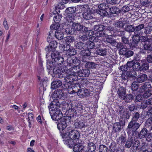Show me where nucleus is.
<instances>
[{
    "instance_id": "nucleus-1",
    "label": "nucleus",
    "mask_w": 152,
    "mask_h": 152,
    "mask_svg": "<svg viewBox=\"0 0 152 152\" xmlns=\"http://www.w3.org/2000/svg\"><path fill=\"white\" fill-rule=\"evenodd\" d=\"M51 57L53 61L51 62L49 60H47V68L50 69L52 67H55L53 69V72L56 76L60 78H63L64 77H65V72L67 69L66 66L63 65L64 58L61 56L60 53L56 51H53Z\"/></svg>"
},
{
    "instance_id": "nucleus-2",
    "label": "nucleus",
    "mask_w": 152,
    "mask_h": 152,
    "mask_svg": "<svg viewBox=\"0 0 152 152\" xmlns=\"http://www.w3.org/2000/svg\"><path fill=\"white\" fill-rule=\"evenodd\" d=\"M79 66H77L73 67L67 70L66 72H65L64 75L65 77L63 78L65 79L69 80L70 82L76 80L77 79V76L80 77H85L83 75L84 74L83 73L84 69L79 71Z\"/></svg>"
},
{
    "instance_id": "nucleus-3",
    "label": "nucleus",
    "mask_w": 152,
    "mask_h": 152,
    "mask_svg": "<svg viewBox=\"0 0 152 152\" xmlns=\"http://www.w3.org/2000/svg\"><path fill=\"white\" fill-rule=\"evenodd\" d=\"M63 140L65 142L64 143L70 148L73 147V149L74 152H79L80 150H81L83 148L82 143L74 140L71 138L67 139L66 140Z\"/></svg>"
},
{
    "instance_id": "nucleus-4",
    "label": "nucleus",
    "mask_w": 152,
    "mask_h": 152,
    "mask_svg": "<svg viewBox=\"0 0 152 152\" xmlns=\"http://www.w3.org/2000/svg\"><path fill=\"white\" fill-rule=\"evenodd\" d=\"M50 114L53 120L58 121L62 118L63 115L58 107L55 108L54 109L50 110Z\"/></svg>"
},
{
    "instance_id": "nucleus-5",
    "label": "nucleus",
    "mask_w": 152,
    "mask_h": 152,
    "mask_svg": "<svg viewBox=\"0 0 152 152\" xmlns=\"http://www.w3.org/2000/svg\"><path fill=\"white\" fill-rule=\"evenodd\" d=\"M151 85L149 82H146L140 88L139 92L144 93L143 95H152V91L149 88H151Z\"/></svg>"
},
{
    "instance_id": "nucleus-6",
    "label": "nucleus",
    "mask_w": 152,
    "mask_h": 152,
    "mask_svg": "<svg viewBox=\"0 0 152 152\" xmlns=\"http://www.w3.org/2000/svg\"><path fill=\"white\" fill-rule=\"evenodd\" d=\"M69 137L77 142H79L80 134L79 132L76 130L70 128Z\"/></svg>"
},
{
    "instance_id": "nucleus-7",
    "label": "nucleus",
    "mask_w": 152,
    "mask_h": 152,
    "mask_svg": "<svg viewBox=\"0 0 152 152\" xmlns=\"http://www.w3.org/2000/svg\"><path fill=\"white\" fill-rule=\"evenodd\" d=\"M83 147L81 150H80L79 152H95L96 146L92 142H89L87 144V149L86 151L85 148H86L85 147L82 145Z\"/></svg>"
},
{
    "instance_id": "nucleus-8",
    "label": "nucleus",
    "mask_w": 152,
    "mask_h": 152,
    "mask_svg": "<svg viewBox=\"0 0 152 152\" xmlns=\"http://www.w3.org/2000/svg\"><path fill=\"white\" fill-rule=\"evenodd\" d=\"M141 125L138 123L136 121H131L129 123L128 127L129 129H131L132 130L133 133H136L137 132V130L139 128Z\"/></svg>"
},
{
    "instance_id": "nucleus-9",
    "label": "nucleus",
    "mask_w": 152,
    "mask_h": 152,
    "mask_svg": "<svg viewBox=\"0 0 152 152\" xmlns=\"http://www.w3.org/2000/svg\"><path fill=\"white\" fill-rule=\"evenodd\" d=\"M105 5L104 4H101L98 6L96 12L101 16H106L108 13L105 10Z\"/></svg>"
},
{
    "instance_id": "nucleus-10",
    "label": "nucleus",
    "mask_w": 152,
    "mask_h": 152,
    "mask_svg": "<svg viewBox=\"0 0 152 152\" xmlns=\"http://www.w3.org/2000/svg\"><path fill=\"white\" fill-rule=\"evenodd\" d=\"M74 122V126L75 129H82L86 127L85 123L80 121L78 118L75 119V121Z\"/></svg>"
},
{
    "instance_id": "nucleus-11",
    "label": "nucleus",
    "mask_w": 152,
    "mask_h": 152,
    "mask_svg": "<svg viewBox=\"0 0 152 152\" xmlns=\"http://www.w3.org/2000/svg\"><path fill=\"white\" fill-rule=\"evenodd\" d=\"M148 131L145 127L142 128L140 132L137 133V138L140 139L145 138L148 134Z\"/></svg>"
},
{
    "instance_id": "nucleus-12",
    "label": "nucleus",
    "mask_w": 152,
    "mask_h": 152,
    "mask_svg": "<svg viewBox=\"0 0 152 152\" xmlns=\"http://www.w3.org/2000/svg\"><path fill=\"white\" fill-rule=\"evenodd\" d=\"M141 62L142 64L141 66L140 65V63H137L135 65H137L138 68H139V70L140 71H145L148 70L149 67V64L147 63L145 61L141 60Z\"/></svg>"
},
{
    "instance_id": "nucleus-13",
    "label": "nucleus",
    "mask_w": 152,
    "mask_h": 152,
    "mask_svg": "<svg viewBox=\"0 0 152 152\" xmlns=\"http://www.w3.org/2000/svg\"><path fill=\"white\" fill-rule=\"evenodd\" d=\"M97 42L96 38L94 36H92L89 38V41L88 42L86 43V47L88 49H92L94 48L95 45L94 42Z\"/></svg>"
},
{
    "instance_id": "nucleus-14",
    "label": "nucleus",
    "mask_w": 152,
    "mask_h": 152,
    "mask_svg": "<svg viewBox=\"0 0 152 152\" xmlns=\"http://www.w3.org/2000/svg\"><path fill=\"white\" fill-rule=\"evenodd\" d=\"M66 16L65 24L67 26L69 25L70 26L73 23V21L75 19V15H71L65 14Z\"/></svg>"
},
{
    "instance_id": "nucleus-15",
    "label": "nucleus",
    "mask_w": 152,
    "mask_h": 152,
    "mask_svg": "<svg viewBox=\"0 0 152 152\" xmlns=\"http://www.w3.org/2000/svg\"><path fill=\"white\" fill-rule=\"evenodd\" d=\"M51 96L53 99V100L50 104L48 107L49 108V112H50V110H51L54 109L55 108L54 107L55 105L58 107H59V106L58 105L59 104L58 100V99H55V96Z\"/></svg>"
},
{
    "instance_id": "nucleus-16",
    "label": "nucleus",
    "mask_w": 152,
    "mask_h": 152,
    "mask_svg": "<svg viewBox=\"0 0 152 152\" xmlns=\"http://www.w3.org/2000/svg\"><path fill=\"white\" fill-rule=\"evenodd\" d=\"M58 129L60 131L64 130L66 127L67 125L66 122L62 119L56 122Z\"/></svg>"
},
{
    "instance_id": "nucleus-17",
    "label": "nucleus",
    "mask_w": 152,
    "mask_h": 152,
    "mask_svg": "<svg viewBox=\"0 0 152 152\" xmlns=\"http://www.w3.org/2000/svg\"><path fill=\"white\" fill-rule=\"evenodd\" d=\"M107 29L109 31H112L113 32V35L114 36L118 35L121 36H122V35H124V31H119L118 30H117L116 29H114L111 26L107 27Z\"/></svg>"
},
{
    "instance_id": "nucleus-18",
    "label": "nucleus",
    "mask_w": 152,
    "mask_h": 152,
    "mask_svg": "<svg viewBox=\"0 0 152 152\" xmlns=\"http://www.w3.org/2000/svg\"><path fill=\"white\" fill-rule=\"evenodd\" d=\"M133 140L134 141L133 142L131 149L134 152H135L137 150H139L140 142L139 140H135L134 138H133Z\"/></svg>"
},
{
    "instance_id": "nucleus-19",
    "label": "nucleus",
    "mask_w": 152,
    "mask_h": 152,
    "mask_svg": "<svg viewBox=\"0 0 152 152\" xmlns=\"http://www.w3.org/2000/svg\"><path fill=\"white\" fill-rule=\"evenodd\" d=\"M49 45L46 48V50L49 52L50 51L53 50L57 47V42L55 41H53L50 42Z\"/></svg>"
},
{
    "instance_id": "nucleus-20",
    "label": "nucleus",
    "mask_w": 152,
    "mask_h": 152,
    "mask_svg": "<svg viewBox=\"0 0 152 152\" xmlns=\"http://www.w3.org/2000/svg\"><path fill=\"white\" fill-rule=\"evenodd\" d=\"M129 28H131L130 30H129V31H134V34H136L137 31H140V30L144 28V25L143 24H140L135 27L134 28L132 26L130 25Z\"/></svg>"
},
{
    "instance_id": "nucleus-21",
    "label": "nucleus",
    "mask_w": 152,
    "mask_h": 152,
    "mask_svg": "<svg viewBox=\"0 0 152 152\" xmlns=\"http://www.w3.org/2000/svg\"><path fill=\"white\" fill-rule=\"evenodd\" d=\"M69 130L70 128H67L60 131V135L62 139H65L68 137H69Z\"/></svg>"
},
{
    "instance_id": "nucleus-22",
    "label": "nucleus",
    "mask_w": 152,
    "mask_h": 152,
    "mask_svg": "<svg viewBox=\"0 0 152 152\" xmlns=\"http://www.w3.org/2000/svg\"><path fill=\"white\" fill-rule=\"evenodd\" d=\"M67 115H70V117L75 118V119L77 118V112L75 108H71L66 112Z\"/></svg>"
},
{
    "instance_id": "nucleus-23",
    "label": "nucleus",
    "mask_w": 152,
    "mask_h": 152,
    "mask_svg": "<svg viewBox=\"0 0 152 152\" xmlns=\"http://www.w3.org/2000/svg\"><path fill=\"white\" fill-rule=\"evenodd\" d=\"M133 138V137H131L128 138L124 146L125 148H130L131 147H132L133 142L134 141Z\"/></svg>"
},
{
    "instance_id": "nucleus-24",
    "label": "nucleus",
    "mask_w": 152,
    "mask_h": 152,
    "mask_svg": "<svg viewBox=\"0 0 152 152\" xmlns=\"http://www.w3.org/2000/svg\"><path fill=\"white\" fill-rule=\"evenodd\" d=\"M119 124L117 122H115L113 124V130L114 132L118 133L121 131V127Z\"/></svg>"
},
{
    "instance_id": "nucleus-25",
    "label": "nucleus",
    "mask_w": 152,
    "mask_h": 152,
    "mask_svg": "<svg viewBox=\"0 0 152 152\" xmlns=\"http://www.w3.org/2000/svg\"><path fill=\"white\" fill-rule=\"evenodd\" d=\"M92 14L90 10L88 9L86 12H85L83 13L82 15L83 18L86 20H89L92 18Z\"/></svg>"
},
{
    "instance_id": "nucleus-26",
    "label": "nucleus",
    "mask_w": 152,
    "mask_h": 152,
    "mask_svg": "<svg viewBox=\"0 0 152 152\" xmlns=\"http://www.w3.org/2000/svg\"><path fill=\"white\" fill-rule=\"evenodd\" d=\"M73 107L72 103H68L65 102L62 105V108L63 110H64L65 111H66V112L71 108H72Z\"/></svg>"
},
{
    "instance_id": "nucleus-27",
    "label": "nucleus",
    "mask_w": 152,
    "mask_h": 152,
    "mask_svg": "<svg viewBox=\"0 0 152 152\" xmlns=\"http://www.w3.org/2000/svg\"><path fill=\"white\" fill-rule=\"evenodd\" d=\"M121 141V144L122 145H124L125 142L127 140L126 135L124 132H121V134L119 137Z\"/></svg>"
},
{
    "instance_id": "nucleus-28",
    "label": "nucleus",
    "mask_w": 152,
    "mask_h": 152,
    "mask_svg": "<svg viewBox=\"0 0 152 152\" xmlns=\"http://www.w3.org/2000/svg\"><path fill=\"white\" fill-rule=\"evenodd\" d=\"M118 97L123 100H124L127 103L129 102L133 98V96H119Z\"/></svg>"
},
{
    "instance_id": "nucleus-29",
    "label": "nucleus",
    "mask_w": 152,
    "mask_h": 152,
    "mask_svg": "<svg viewBox=\"0 0 152 152\" xmlns=\"http://www.w3.org/2000/svg\"><path fill=\"white\" fill-rule=\"evenodd\" d=\"M55 35L56 38L58 40H61L64 37L63 32L60 30L56 31L55 32Z\"/></svg>"
},
{
    "instance_id": "nucleus-30",
    "label": "nucleus",
    "mask_w": 152,
    "mask_h": 152,
    "mask_svg": "<svg viewBox=\"0 0 152 152\" xmlns=\"http://www.w3.org/2000/svg\"><path fill=\"white\" fill-rule=\"evenodd\" d=\"M71 26L73 28L75 31H80L83 27V26L78 23H73Z\"/></svg>"
},
{
    "instance_id": "nucleus-31",
    "label": "nucleus",
    "mask_w": 152,
    "mask_h": 152,
    "mask_svg": "<svg viewBox=\"0 0 152 152\" xmlns=\"http://www.w3.org/2000/svg\"><path fill=\"white\" fill-rule=\"evenodd\" d=\"M62 84V83L60 80L53 82L51 84V88L53 89L59 87Z\"/></svg>"
},
{
    "instance_id": "nucleus-32",
    "label": "nucleus",
    "mask_w": 152,
    "mask_h": 152,
    "mask_svg": "<svg viewBox=\"0 0 152 152\" xmlns=\"http://www.w3.org/2000/svg\"><path fill=\"white\" fill-rule=\"evenodd\" d=\"M75 8L74 7H71L67 8L65 10V14L75 15Z\"/></svg>"
},
{
    "instance_id": "nucleus-33",
    "label": "nucleus",
    "mask_w": 152,
    "mask_h": 152,
    "mask_svg": "<svg viewBox=\"0 0 152 152\" xmlns=\"http://www.w3.org/2000/svg\"><path fill=\"white\" fill-rule=\"evenodd\" d=\"M62 118H63L62 119V120L63 121H65L66 122V123H67V122H70L72 121H75V118H73V117H70V116L69 115L64 116H63Z\"/></svg>"
},
{
    "instance_id": "nucleus-34",
    "label": "nucleus",
    "mask_w": 152,
    "mask_h": 152,
    "mask_svg": "<svg viewBox=\"0 0 152 152\" xmlns=\"http://www.w3.org/2000/svg\"><path fill=\"white\" fill-rule=\"evenodd\" d=\"M116 145L117 144L116 142L112 141L109 146V149L108 151L110 152H114L115 150L117 148L116 147Z\"/></svg>"
},
{
    "instance_id": "nucleus-35",
    "label": "nucleus",
    "mask_w": 152,
    "mask_h": 152,
    "mask_svg": "<svg viewBox=\"0 0 152 152\" xmlns=\"http://www.w3.org/2000/svg\"><path fill=\"white\" fill-rule=\"evenodd\" d=\"M131 114L129 111L126 110L125 111H124V113H122V115H120L121 118H123L124 119L128 120L130 117Z\"/></svg>"
},
{
    "instance_id": "nucleus-36",
    "label": "nucleus",
    "mask_w": 152,
    "mask_h": 152,
    "mask_svg": "<svg viewBox=\"0 0 152 152\" xmlns=\"http://www.w3.org/2000/svg\"><path fill=\"white\" fill-rule=\"evenodd\" d=\"M141 117L139 113L137 112H135L132 115V118L131 121L137 122Z\"/></svg>"
},
{
    "instance_id": "nucleus-37",
    "label": "nucleus",
    "mask_w": 152,
    "mask_h": 152,
    "mask_svg": "<svg viewBox=\"0 0 152 152\" xmlns=\"http://www.w3.org/2000/svg\"><path fill=\"white\" fill-rule=\"evenodd\" d=\"M148 144L145 142H143L141 143V144L140 145V147L139 148V150L140 152L142 151V150L145 149H147L148 150Z\"/></svg>"
},
{
    "instance_id": "nucleus-38",
    "label": "nucleus",
    "mask_w": 152,
    "mask_h": 152,
    "mask_svg": "<svg viewBox=\"0 0 152 152\" xmlns=\"http://www.w3.org/2000/svg\"><path fill=\"white\" fill-rule=\"evenodd\" d=\"M147 76L145 74H142L139 76L137 78V81L139 83H141L147 80Z\"/></svg>"
},
{
    "instance_id": "nucleus-39",
    "label": "nucleus",
    "mask_w": 152,
    "mask_h": 152,
    "mask_svg": "<svg viewBox=\"0 0 152 152\" xmlns=\"http://www.w3.org/2000/svg\"><path fill=\"white\" fill-rule=\"evenodd\" d=\"M151 100L149 98L147 100H146L145 102H141V107L142 109H145L147 107L148 105H150L151 103Z\"/></svg>"
},
{
    "instance_id": "nucleus-40",
    "label": "nucleus",
    "mask_w": 152,
    "mask_h": 152,
    "mask_svg": "<svg viewBox=\"0 0 152 152\" xmlns=\"http://www.w3.org/2000/svg\"><path fill=\"white\" fill-rule=\"evenodd\" d=\"M145 126L148 127L151 126L150 129L152 130V117L148 118L145 123Z\"/></svg>"
},
{
    "instance_id": "nucleus-41",
    "label": "nucleus",
    "mask_w": 152,
    "mask_h": 152,
    "mask_svg": "<svg viewBox=\"0 0 152 152\" xmlns=\"http://www.w3.org/2000/svg\"><path fill=\"white\" fill-rule=\"evenodd\" d=\"M108 148L103 144H100L99 148V152H107Z\"/></svg>"
},
{
    "instance_id": "nucleus-42",
    "label": "nucleus",
    "mask_w": 152,
    "mask_h": 152,
    "mask_svg": "<svg viewBox=\"0 0 152 152\" xmlns=\"http://www.w3.org/2000/svg\"><path fill=\"white\" fill-rule=\"evenodd\" d=\"M117 93L118 95H125L126 94V89L123 87H120L117 91Z\"/></svg>"
},
{
    "instance_id": "nucleus-43",
    "label": "nucleus",
    "mask_w": 152,
    "mask_h": 152,
    "mask_svg": "<svg viewBox=\"0 0 152 152\" xmlns=\"http://www.w3.org/2000/svg\"><path fill=\"white\" fill-rule=\"evenodd\" d=\"M105 28V27L102 25H98L94 26V29L96 31H103Z\"/></svg>"
},
{
    "instance_id": "nucleus-44",
    "label": "nucleus",
    "mask_w": 152,
    "mask_h": 152,
    "mask_svg": "<svg viewBox=\"0 0 152 152\" xmlns=\"http://www.w3.org/2000/svg\"><path fill=\"white\" fill-rule=\"evenodd\" d=\"M125 23L124 21H119L115 23V26L118 28H122L124 27Z\"/></svg>"
},
{
    "instance_id": "nucleus-45",
    "label": "nucleus",
    "mask_w": 152,
    "mask_h": 152,
    "mask_svg": "<svg viewBox=\"0 0 152 152\" xmlns=\"http://www.w3.org/2000/svg\"><path fill=\"white\" fill-rule=\"evenodd\" d=\"M96 64L94 62H89L86 63L85 67L87 69H94L96 67Z\"/></svg>"
},
{
    "instance_id": "nucleus-46",
    "label": "nucleus",
    "mask_w": 152,
    "mask_h": 152,
    "mask_svg": "<svg viewBox=\"0 0 152 152\" xmlns=\"http://www.w3.org/2000/svg\"><path fill=\"white\" fill-rule=\"evenodd\" d=\"M119 11V9L115 7H113L109 9V12L112 14H117Z\"/></svg>"
},
{
    "instance_id": "nucleus-47",
    "label": "nucleus",
    "mask_w": 152,
    "mask_h": 152,
    "mask_svg": "<svg viewBox=\"0 0 152 152\" xmlns=\"http://www.w3.org/2000/svg\"><path fill=\"white\" fill-rule=\"evenodd\" d=\"M80 53L83 56L88 57L90 55L91 52L89 50L87 49L82 50Z\"/></svg>"
},
{
    "instance_id": "nucleus-48",
    "label": "nucleus",
    "mask_w": 152,
    "mask_h": 152,
    "mask_svg": "<svg viewBox=\"0 0 152 152\" xmlns=\"http://www.w3.org/2000/svg\"><path fill=\"white\" fill-rule=\"evenodd\" d=\"M144 48L145 50L152 51V44H150L149 42H146L144 45Z\"/></svg>"
},
{
    "instance_id": "nucleus-49",
    "label": "nucleus",
    "mask_w": 152,
    "mask_h": 152,
    "mask_svg": "<svg viewBox=\"0 0 152 152\" xmlns=\"http://www.w3.org/2000/svg\"><path fill=\"white\" fill-rule=\"evenodd\" d=\"M132 37V40L133 42L137 44L140 40V38L138 34H135Z\"/></svg>"
},
{
    "instance_id": "nucleus-50",
    "label": "nucleus",
    "mask_w": 152,
    "mask_h": 152,
    "mask_svg": "<svg viewBox=\"0 0 152 152\" xmlns=\"http://www.w3.org/2000/svg\"><path fill=\"white\" fill-rule=\"evenodd\" d=\"M96 36L98 37H106L107 35L105 34L103 31H97V32H96L95 33Z\"/></svg>"
},
{
    "instance_id": "nucleus-51",
    "label": "nucleus",
    "mask_w": 152,
    "mask_h": 152,
    "mask_svg": "<svg viewBox=\"0 0 152 152\" xmlns=\"http://www.w3.org/2000/svg\"><path fill=\"white\" fill-rule=\"evenodd\" d=\"M67 26L68 27L65 30L66 32L67 33L72 34H74L75 31L73 28L72 27V26H70L69 25H68Z\"/></svg>"
},
{
    "instance_id": "nucleus-52",
    "label": "nucleus",
    "mask_w": 152,
    "mask_h": 152,
    "mask_svg": "<svg viewBox=\"0 0 152 152\" xmlns=\"http://www.w3.org/2000/svg\"><path fill=\"white\" fill-rule=\"evenodd\" d=\"M107 51L105 49H99L96 50V53L99 55L103 56L106 54Z\"/></svg>"
},
{
    "instance_id": "nucleus-53",
    "label": "nucleus",
    "mask_w": 152,
    "mask_h": 152,
    "mask_svg": "<svg viewBox=\"0 0 152 152\" xmlns=\"http://www.w3.org/2000/svg\"><path fill=\"white\" fill-rule=\"evenodd\" d=\"M145 138L147 142H150L152 141V132L148 133Z\"/></svg>"
},
{
    "instance_id": "nucleus-54",
    "label": "nucleus",
    "mask_w": 152,
    "mask_h": 152,
    "mask_svg": "<svg viewBox=\"0 0 152 152\" xmlns=\"http://www.w3.org/2000/svg\"><path fill=\"white\" fill-rule=\"evenodd\" d=\"M54 24L51 25L50 26V28L52 29L57 30L60 27V25L59 23L55 22Z\"/></svg>"
},
{
    "instance_id": "nucleus-55",
    "label": "nucleus",
    "mask_w": 152,
    "mask_h": 152,
    "mask_svg": "<svg viewBox=\"0 0 152 152\" xmlns=\"http://www.w3.org/2000/svg\"><path fill=\"white\" fill-rule=\"evenodd\" d=\"M65 40L66 43H71L73 42L75 40L74 38L73 37L68 36L65 38Z\"/></svg>"
},
{
    "instance_id": "nucleus-56",
    "label": "nucleus",
    "mask_w": 152,
    "mask_h": 152,
    "mask_svg": "<svg viewBox=\"0 0 152 152\" xmlns=\"http://www.w3.org/2000/svg\"><path fill=\"white\" fill-rule=\"evenodd\" d=\"M138 87V83L136 82H133L132 85V89L133 91H136Z\"/></svg>"
},
{
    "instance_id": "nucleus-57",
    "label": "nucleus",
    "mask_w": 152,
    "mask_h": 152,
    "mask_svg": "<svg viewBox=\"0 0 152 152\" xmlns=\"http://www.w3.org/2000/svg\"><path fill=\"white\" fill-rule=\"evenodd\" d=\"M61 18V15H57L54 16L53 18V20L55 22L59 23Z\"/></svg>"
},
{
    "instance_id": "nucleus-58",
    "label": "nucleus",
    "mask_w": 152,
    "mask_h": 152,
    "mask_svg": "<svg viewBox=\"0 0 152 152\" xmlns=\"http://www.w3.org/2000/svg\"><path fill=\"white\" fill-rule=\"evenodd\" d=\"M110 36H111V35H109L108 36L107 35V36L106 37V41L107 42L111 44L114 43L115 42V40L111 37H110Z\"/></svg>"
},
{
    "instance_id": "nucleus-59",
    "label": "nucleus",
    "mask_w": 152,
    "mask_h": 152,
    "mask_svg": "<svg viewBox=\"0 0 152 152\" xmlns=\"http://www.w3.org/2000/svg\"><path fill=\"white\" fill-rule=\"evenodd\" d=\"M60 44L61 45V47L63 48V50L64 51H66L68 50H69L70 49V46L67 43H65V44L64 45H62V44H61L60 43Z\"/></svg>"
},
{
    "instance_id": "nucleus-60",
    "label": "nucleus",
    "mask_w": 152,
    "mask_h": 152,
    "mask_svg": "<svg viewBox=\"0 0 152 152\" xmlns=\"http://www.w3.org/2000/svg\"><path fill=\"white\" fill-rule=\"evenodd\" d=\"M74 108L77 109V110L81 111L83 110V107L81 103H78L75 105Z\"/></svg>"
},
{
    "instance_id": "nucleus-61",
    "label": "nucleus",
    "mask_w": 152,
    "mask_h": 152,
    "mask_svg": "<svg viewBox=\"0 0 152 152\" xmlns=\"http://www.w3.org/2000/svg\"><path fill=\"white\" fill-rule=\"evenodd\" d=\"M128 108L129 111L131 112L135 110H137V106H135L134 104H132L129 105Z\"/></svg>"
},
{
    "instance_id": "nucleus-62",
    "label": "nucleus",
    "mask_w": 152,
    "mask_h": 152,
    "mask_svg": "<svg viewBox=\"0 0 152 152\" xmlns=\"http://www.w3.org/2000/svg\"><path fill=\"white\" fill-rule=\"evenodd\" d=\"M118 112L119 113L120 115H122L123 113H124V106L118 105Z\"/></svg>"
},
{
    "instance_id": "nucleus-63",
    "label": "nucleus",
    "mask_w": 152,
    "mask_h": 152,
    "mask_svg": "<svg viewBox=\"0 0 152 152\" xmlns=\"http://www.w3.org/2000/svg\"><path fill=\"white\" fill-rule=\"evenodd\" d=\"M117 123H118V124H119V125L121 126L122 127V128H123L124 126L125 125V121L124 119L123 118H121L119 120V122H117Z\"/></svg>"
},
{
    "instance_id": "nucleus-64",
    "label": "nucleus",
    "mask_w": 152,
    "mask_h": 152,
    "mask_svg": "<svg viewBox=\"0 0 152 152\" xmlns=\"http://www.w3.org/2000/svg\"><path fill=\"white\" fill-rule=\"evenodd\" d=\"M84 45V43L81 42H79L76 44L75 46L77 48L81 49L83 48Z\"/></svg>"
}]
</instances>
